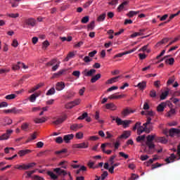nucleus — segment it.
<instances>
[{
  "label": "nucleus",
  "instance_id": "obj_35",
  "mask_svg": "<svg viewBox=\"0 0 180 180\" xmlns=\"http://www.w3.org/2000/svg\"><path fill=\"white\" fill-rule=\"evenodd\" d=\"M139 13H140V11H131L127 13V16H128V18H133V16H136V15H139Z\"/></svg>",
  "mask_w": 180,
  "mask_h": 180
},
{
  "label": "nucleus",
  "instance_id": "obj_55",
  "mask_svg": "<svg viewBox=\"0 0 180 180\" xmlns=\"http://www.w3.org/2000/svg\"><path fill=\"white\" fill-rule=\"evenodd\" d=\"M145 139H146V135L139 136L136 138V141L138 143H140V141H143V140H145Z\"/></svg>",
  "mask_w": 180,
  "mask_h": 180
},
{
  "label": "nucleus",
  "instance_id": "obj_39",
  "mask_svg": "<svg viewBox=\"0 0 180 180\" xmlns=\"http://www.w3.org/2000/svg\"><path fill=\"white\" fill-rule=\"evenodd\" d=\"M35 165H37L36 162L29 163L28 165H25L24 169L25 170H27L30 168H33V167H35Z\"/></svg>",
  "mask_w": 180,
  "mask_h": 180
},
{
  "label": "nucleus",
  "instance_id": "obj_4",
  "mask_svg": "<svg viewBox=\"0 0 180 180\" xmlns=\"http://www.w3.org/2000/svg\"><path fill=\"white\" fill-rule=\"evenodd\" d=\"M89 143L88 142H82L81 143H75L72 145V148H88Z\"/></svg>",
  "mask_w": 180,
  "mask_h": 180
},
{
  "label": "nucleus",
  "instance_id": "obj_5",
  "mask_svg": "<svg viewBox=\"0 0 180 180\" xmlns=\"http://www.w3.org/2000/svg\"><path fill=\"white\" fill-rule=\"evenodd\" d=\"M4 113H14V115H19V113H22V112H23L22 110H18L16 109V108H13L10 110H4Z\"/></svg>",
  "mask_w": 180,
  "mask_h": 180
},
{
  "label": "nucleus",
  "instance_id": "obj_47",
  "mask_svg": "<svg viewBox=\"0 0 180 180\" xmlns=\"http://www.w3.org/2000/svg\"><path fill=\"white\" fill-rule=\"evenodd\" d=\"M149 96L150 98H157V91H155V90L154 89L150 90L149 93Z\"/></svg>",
  "mask_w": 180,
  "mask_h": 180
},
{
  "label": "nucleus",
  "instance_id": "obj_24",
  "mask_svg": "<svg viewBox=\"0 0 180 180\" xmlns=\"http://www.w3.org/2000/svg\"><path fill=\"white\" fill-rule=\"evenodd\" d=\"M38 96H40V94H39V93H34V94H32L29 97L30 102H35L36 99H37V98H38Z\"/></svg>",
  "mask_w": 180,
  "mask_h": 180
},
{
  "label": "nucleus",
  "instance_id": "obj_58",
  "mask_svg": "<svg viewBox=\"0 0 180 180\" xmlns=\"http://www.w3.org/2000/svg\"><path fill=\"white\" fill-rule=\"evenodd\" d=\"M92 2H94V0H89V1L86 2L83 5V8H89V6L91 5V4H92Z\"/></svg>",
  "mask_w": 180,
  "mask_h": 180
},
{
  "label": "nucleus",
  "instance_id": "obj_6",
  "mask_svg": "<svg viewBox=\"0 0 180 180\" xmlns=\"http://www.w3.org/2000/svg\"><path fill=\"white\" fill-rule=\"evenodd\" d=\"M95 72H96V70L95 69H91L90 70H88V69H85L82 74H83V75L84 77H92V75H94V74H95Z\"/></svg>",
  "mask_w": 180,
  "mask_h": 180
},
{
  "label": "nucleus",
  "instance_id": "obj_54",
  "mask_svg": "<svg viewBox=\"0 0 180 180\" xmlns=\"http://www.w3.org/2000/svg\"><path fill=\"white\" fill-rule=\"evenodd\" d=\"M74 106H75V105L72 104V103L70 102V103L65 104V109H72V108H74Z\"/></svg>",
  "mask_w": 180,
  "mask_h": 180
},
{
  "label": "nucleus",
  "instance_id": "obj_41",
  "mask_svg": "<svg viewBox=\"0 0 180 180\" xmlns=\"http://www.w3.org/2000/svg\"><path fill=\"white\" fill-rule=\"evenodd\" d=\"M133 121L131 120H124L122 121V126L124 129H126V127H129V125Z\"/></svg>",
  "mask_w": 180,
  "mask_h": 180
},
{
  "label": "nucleus",
  "instance_id": "obj_23",
  "mask_svg": "<svg viewBox=\"0 0 180 180\" xmlns=\"http://www.w3.org/2000/svg\"><path fill=\"white\" fill-rule=\"evenodd\" d=\"M105 108L106 109H111V110H116L117 109V106L113 103L105 104Z\"/></svg>",
  "mask_w": 180,
  "mask_h": 180
},
{
  "label": "nucleus",
  "instance_id": "obj_31",
  "mask_svg": "<svg viewBox=\"0 0 180 180\" xmlns=\"http://www.w3.org/2000/svg\"><path fill=\"white\" fill-rule=\"evenodd\" d=\"M74 57H75V53H74V52H69V53L67 55L66 58L63 60V61H69L70 58H72Z\"/></svg>",
  "mask_w": 180,
  "mask_h": 180
},
{
  "label": "nucleus",
  "instance_id": "obj_59",
  "mask_svg": "<svg viewBox=\"0 0 180 180\" xmlns=\"http://www.w3.org/2000/svg\"><path fill=\"white\" fill-rule=\"evenodd\" d=\"M146 133L148 134L150 133V131H153V129H154V127H153V125H150L148 127H147L146 126Z\"/></svg>",
  "mask_w": 180,
  "mask_h": 180
},
{
  "label": "nucleus",
  "instance_id": "obj_34",
  "mask_svg": "<svg viewBox=\"0 0 180 180\" xmlns=\"http://www.w3.org/2000/svg\"><path fill=\"white\" fill-rule=\"evenodd\" d=\"M105 18L106 13H103L97 18V22H103V20H105Z\"/></svg>",
  "mask_w": 180,
  "mask_h": 180
},
{
  "label": "nucleus",
  "instance_id": "obj_22",
  "mask_svg": "<svg viewBox=\"0 0 180 180\" xmlns=\"http://www.w3.org/2000/svg\"><path fill=\"white\" fill-rule=\"evenodd\" d=\"M167 107V103L162 102L157 107V110L159 112H164V109Z\"/></svg>",
  "mask_w": 180,
  "mask_h": 180
},
{
  "label": "nucleus",
  "instance_id": "obj_30",
  "mask_svg": "<svg viewBox=\"0 0 180 180\" xmlns=\"http://www.w3.org/2000/svg\"><path fill=\"white\" fill-rule=\"evenodd\" d=\"M146 127H144V126L143 127L141 126V127H138V129H137L138 136H140L142 133H144V131L146 133Z\"/></svg>",
  "mask_w": 180,
  "mask_h": 180
},
{
  "label": "nucleus",
  "instance_id": "obj_56",
  "mask_svg": "<svg viewBox=\"0 0 180 180\" xmlns=\"http://www.w3.org/2000/svg\"><path fill=\"white\" fill-rule=\"evenodd\" d=\"M22 130H27L29 129V124L27 122L23 123L21 125Z\"/></svg>",
  "mask_w": 180,
  "mask_h": 180
},
{
  "label": "nucleus",
  "instance_id": "obj_14",
  "mask_svg": "<svg viewBox=\"0 0 180 180\" xmlns=\"http://www.w3.org/2000/svg\"><path fill=\"white\" fill-rule=\"evenodd\" d=\"M67 117H68L67 115H65L63 117L58 118L56 121H53V124H56V126L58 125V124H61V123L65 122V120H67Z\"/></svg>",
  "mask_w": 180,
  "mask_h": 180
},
{
  "label": "nucleus",
  "instance_id": "obj_46",
  "mask_svg": "<svg viewBox=\"0 0 180 180\" xmlns=\"http://www.w3.org/2000/svg\"><path fill=\"white\" fill-rule=\"evenodd\" d=\"M75 137L76 139H77V140H82V139H84V133L79 131L76 133L75 134Z\"/></svg>",
  "mask_w": 180,
  "mask_h": 180
},
{
  "label": "nucleus",
  "instance_id": "obj_48",
  "mask_svg": "<svg viewBox=\"0 0 180 180\" xmlns=\"http://www.w3.org/2000/svg\"><path fill=\"white\" fill-rule=\"evenodd\" d=\"M20 64H22V63L18 62L16 65H13L12 70L13 71H16L18 70H20V66H19Z\"/></svg>",
  "mask_w": 180,
  "mask_h": 180
},
{
  "label": "nucleus",
  "instance_id": "obj_11",
  "mask_svg": "<svg viewBox=\"0 0 180 180\" xmlns=\"http://www.w3.org/2000/svg\"><path fill=\"white\" fill-rule=\"evenodd\" d=\"M130 4V1L127 0L124 2H122L117 8V12H122L123 9H124V6H127V5Z\"/></svg>",
  "mask_w": 180,
  "mask_h": 180
},
{
  "label": "nucleus",
  "instance_id": "obj_61",
  "mask_svg": "<svg viewBox=\"0 0 180 180\" xmlns=\"http://www.w3.org/2000/svg\"><path fill=\"white\" fill-rule=\"evenodd\" d=\"M151 120L152 119L150 117H147L146 122L143 124V127H146L148 124H151Z\"/></svg>",
  "mask_w": 180,
  "mask_h": 180
},
{
  "label": "nucleus",
  "instance_id": "obj_63",
  "mask_svg": "<svg viewBox=\"0 0 180 180\" xmlns=\"http://www.w3.org/2000/svg\"><path fill=\"white\" fill-rule=\"evenodd\" d=\"M79 103H81V99H77V100L72 101V104L75 105V106L79 105Z\"/></svg>",
  "mask_w": 180,
  "mask_h": 180
},
{
  "label": "nucleus",
  "instance_id": "obj_1",
  "mask_svg": "<svg viewBox=\"0 0 180 180\" xmlns=\"http://www.w3.org/2000/svg\"><path fill=\"white\" fill-rule=\"evenodd\" d=\"M154 139H155V135H148L146 137V146H147L149 150H153L155 148V144H154Z\"/></svg>",
  "mask_w": 180,
  "mask_h": 180
},
{
  "label": "nucleus",
  "instance_id": "obj_43",
  "mask_svg": "<svg viewBox=\"0 0 180 180\" xmlns=\"http://www.w3.org/2000/svg\"><path fill=\"white\" fill-rule=\"evenodd\" d=\"M65 153H68V149L63 148L60 150H57V151L55 152V154L56 155H59V154H65Z\"/></svg>",
  "mask_w": 180,
  "mask_h": 180
},
{
  "label": "nucleus",
  "instance_id": "obj_16",
  "mask_svg": "<svg viewBox=\"0 0 180 180\" xmlns=\"http://www.w3.org/2000/svg\"><path fill=\"white\" fill-rule=\"evenodd\" d=\"M82 127H84V125H82V124H73L70 126V130H72L73 131H77V130L82 129Z\"/></svg>",
  "mask_w": 180,
  "mask_h": 180
},
{
  "label": "nucleus",
  "instance_id": "obj_15",
  "mask_svg": "<svg viewBox=\"0 0 180 180\" xmlns=\"http://www.w3.org/2000/svg\"><path fill=\"white\" fill-rule=\"evenodd\" d=\"M46 121H47V120L44 117H42L41 118L36 117V118L33 119V122L36 124H39L40 123H45Z\"/></svg>",
  "mask_w": 180,
  "mask_h": 180
},
{
  "label": "nucleus",
  "instance_id": "obj_17",
  "mask_svg": "<svg viewBox=\"0 0 180 180\" xmlns=\"http://www.w3.org/2000/svg\"><path fill=\"white\" fill-rule=\"evenodd\" d=\"M51 150H46L44 151L39 152L37 155V157H49Z\"/></svg>",
  "mask_w": 180,
  "mask_h": 180
},
{
  "label": "nucleus",
  "instance_id": "obj_45",
  "mask_svg": "<svg viewBox=\"0 0 180 180\" xmlns=\"http://www.w3.org/2000/svg\"><path fill=\"white\" fill-rule=\"evenodd\" d=\"M176 112L175 111V109L172 108L167 112V117H171V116H174V115H176Z\"/></svg>",
  "mask_w": 180,
  "mask_h": 180
},
{
  "label": "nucleus",
  "instance_id": "obj_8",
  "mask_svg": "<svg viewBox=\"0 0 180 180\" xmlns=\"http://www.w3.org/2000/svg\"><path fill=\"white\" fill-rule=\"evenodd\" d=\"M25 23L27 25V26L34 27V26H36V20L34 18H28L25 20Z\"/></svg>",
  "mask_w": 180,
  "mask_h": 180
},
{
  "label": "nucleus",
  "instance_id": "obj_44",
  "mask_svg": "<svg viewBox=\"0 0 180 180\" xmlns=\"http://www.w3.org/2000/svg\"><path fill=\"white\" fill-rule=\"evenodd\" d=\"M166 64H169V65H174V63H175V59L174 58H170L165 60Z\"/></svg>",
  "mask_w": 180,
  "mask_h": 180
},
{
  "label": "nucleus",
  "instance_id": "obj_49",
  "mask_svg": "<svg viewBox=\"0 0 180 180\" xmlns=\"http://www.w3.org/2000/svg\"><path fill=\"white\" fill-rule=\"evenodd\" d=\"M37 136V132H34V134H32L31 135V139H28L27 141H26V143H29V141H31V140H36V139H37V137L36 136Z\"/></svg>",
  "mask_w": 180,
  "mask_h": 180
},
{
  "label": "nucleus",
  "instance_id": "obj_37",
  "mask_svg": "<svg viewBox=\"0 0 180 180\" xmlns=\"http://www.w3.org/2000/svg\"><path fill=\"white\" fill-rule=\"evenodd\" d=\"M57 63V58H53L51 61L46 63V67H51Z\"/></svg>",
  "mask_w": 180,
  "mask_h": 180
},
{
  "label": "nucleus",
  "instance_id": "obj_62",
  "mask_svg": "<svg viewBox=\"0 0 180 180\" xmlns=\"http://www.w3.org/2000/svg\"><path fill=\"white\" fill-rule=\"evenodd\" d=\"M160 167H162V164L156 162L155 164L152 165V169H155V168H158Z\"/></svg>",
  "mask_w": 180,
  "mask_h": 180
},
{
  "label": "nucleus",
  "instance_id": "obj_36",
  "mask_svg": "<svg viewBox=\"0 0 180 180\" xmlns=\"http://www.w3.org/2000/svg\"><path fill=\"white\" fill-rule=\"evenodd\" d=\"M64 72H65V70H60L57 73L53 74V78H58V77H61V75H63V74H64Z\"/></svg>",
  "mask_w": 180,
  "mask_h": 180
},
{
  "label": "nucleus",
  "instance_id": "obj_57",
  "mask_svg": "<svg viewBox=\"0 0 180 180\" xmlns=\"http://www.w3.org/2000/svg\"><path fill=\"white\" fill-rule=\"evenodd\" d=\"M115 122H116L117 126H122V124H123V120H122V119L119 118V117H117L116 118Z\"/></svg>",
  "mask_w": 180,
  "mask_h": 180
},
{
  "label": "nucleus",
  "instance_id": "obj_64",
  "mask_svg": "<svg viewBox=\"0 0 180 180\" xmlns=\"http://www.w3.org/2000/svg\"><path fill=\"white\" fill-rule=\"evenodd\" d=\"M106 176H108V172L105 171L103 173L101 174V180H105L106 179Z\"/></svg>",
  "mask_w": 180,
  "mask_h": 180
},
{
  "label": "nucleus",
  "instance_id": "obj_27",
  "mask_svg": "<svg viewBox=\"0 0 180 180\" xmlns=\"http://www.w3.org/2000/svg\"><path fill=\"white\" fill-rule=\"evenodd\" d=\"M130 131H125L118 139H129L130 137Z\"/></svg>",
  "mask_w": 180,
  "mask_h": 180
},
{
  "label": "nucleus",
  "instance_id": "obj_18",
  "mask_svg": "<svg viewBox=\"0 0 180 180\" xmlns=\"http://www.w3.org/2000/svg\"><path fill=\"white\" fill-rule=\"evenodd\" d=\"M72 139H74V134H72L65 135L63 136V141L66 143H70V141H71V140H72Z\"/></svg>",
  "mask_w": 180,
  "mask_h": 180
},
{
  "label": "nucleus",
  "instance_id": "obj_52",
  "mask_svg": "<svg viewBox=\"0 0 180 180\" xmlns=\"http://www.w3.org/2000/svg\"><path fill=\"white\" fill-rule=\"evenodd\" d=\"M86 117H88V112H84L81 116L78 117L77 120H84Z\"/></svg>",
  "mask_w": 180,
  "mask_h": 180
},
{
  "label": "nucleus",
  "instance_id": "obj_19",
  "mask_svg": "<svg viewBox=\"0 0 180 180\" xmlns=\"http://www.w3.org/2000/svg\"><path fill=\"white\" fill-rule=\"evenodd\" d=\"M156 143H161L162 144H167L168 143V139H167L165 137H158L155 139Z\"/></svg>",
  "mask_w": 180,
  "mask_h": 180
},
{
  "label": "nucleus",
  "instance_id": "obj_10",
  "mask_svg": "<svg viewBox=\"0 0 180 180\" xmlns=\"http://www.w3.org/2000/svg\"><path fill=\"white\" fill-rule=\"evenodd\" d=\"M12 123H13L12 119L9 117H4L1 120L2 126H9V124H12Z\"/></svg>",
  "mask_w": 180,
  "mask_h": 180
},
{
  "label": "nucleus",
  "instance_id": "obj_42",
  "mask_svg": "<svg viewBox=\"0 0 180 180\" xmlns=\"http://www.w3.org/2000/svg\"><path fill=\"white\" fill-rule=\"evenodd\" d=\"M16 98V94H11L5 96V99L7 101H11L12 99H15Z\"/></svg>",
  "mask_w": 180,
  "mask_h": 180
},
{
  "label": "nucleus",
  "instance_id": "obj_60",
  "mask_svg": "<svg viewBox=\"0 0 180 180\" xmlns=\"http://www.w3.org/2000/svg\"><path fill=\"white\" fill-rule=\"evenodd\" d=\"M63 141H64V139H63V137L58 136L56 139V143L58 144H62Z\"/></svg>",
  "mask_w": 180,
  "mask_h": 180
},
{
  "label": "nucleus",
  "instance_id": "obj_20",
  "mask_svg": "<svg viewBox=\"0 0 180 180\" xmlns=\"http://www.w3.org/2000/svg\"><path fill=\"white\" fill-rule=\"evenodd\" d=\"M54 172H56V174H58V175H63V176H65V175H67V172L64 169H61V168H55L53 169Z\"/></svg>",
  "mask_w": 180,
  "mask_h": 180
},
{
  "label": "nucleus",
  "instance_id": "obj_50",
  "mask_svg": "<svg viewBox=\"0 0 180 180\" xmlns=\"http://www.w3.org/2000/svg\"><path fill=\"white\" fill-rule=\"evenodd\" d=\"M7 16H8V18L16 19V18H19V13H8Z\"/></svg>",
  "mask_w": 180,
  "mask_h": 180
},
{
  "label": "nucleus",
  "instance_id": "obj_26",
  "mask_svg": "<svg viewBox=\"0 0 180 180\" xmlns=\"http://www.w3.org/2000/svg\"><path fill=\"white\" fill-rule=\"evenodd\" d=\"M101 77H102V75H101V73H98L95 76H94L90 80L91 84H95L96 81H98V79H101Z\"/></svg>",
  "mask_w": 180,
  "mask_h": 180
},
{
  "label": "nucleus",
  "instance_id": "obj_29",
  "mask_svg": "<svg viewBox=\"0 0 180 180\" xmlns=\"http://www.w3.org/2000/svg\"><path fill=\"white\" fill-rule=\"evenodd\" d=\"M47 175H49V176L51 177V179H53V180H56V179H58V175H56L53 172L51 171H48L47 172Z\"/></svg>",
  "mask_w": 180,
  "mask_h": 180
},
{
  "label": "nucleus",
  "instance_id": "obj_21",
  "mask_svg": "<svg viewBox=\"0 0 180 180\" xmlns=\"http://www.w3.org/2000/svg\"><path fill=\"white\" fill-rule=\"evenodd\" d=\"M136 86L141 89V91H144V89H146V88H147V82L146 81H143L141 82H139Z\"/></svg>",
  "mask_w": 180,
  "mask_h": 180
},
{
  "label": "nucleus",
  "instance_id": "obj_13",
  "mask_svg": "<svg viewBox=\"0 0 180 180\" xmlns=\"http://www.w3.org/2000/svg\"><path fill=\"white\" fill-rule=\"evenodd\" d=\"M144 32H146V29H141L139 32H134V34L130 35L131 39H134V37H137V36H143L144 34Z\"/></svg>",
  "mask_w": 180,
  "mask_h": 180
},
{
  "label": "nucleus",
  "instance_id": "obj_25",
  "mask_svg": "<svg viewBox=\"0 0 180 180\" xmlns=\"http://www.w3.org/2000/svg\"><path fill=\"white\" fill-rule=\"evenodd\" d=\"M168 41H169V38H163L156 44L155 47H160V46L165 44V43H168Z\"/></svg>",
  "mask_w": 180,
  "mask_h": 180
},
{
  "label": "nucleus",
  "instance_id": "obj_12",
  "mask_svg": "<svg viewBox=\"0 0 180 180\" xmlns=\"http://www.w3.org/2000/svg\"><path fill=\"white\" fill-rule=\"evenodd\" d=\"M65 88V83L64 82H59L56 84V91H63Z\"/></svg>",
  "mask_w": 180,
  "mask_h": 180
},
{
  "label": "nucleus",
  "instance_id": "obj_33",
  "mask_svg": "<svg viewBox=\"0 0 180 180\" xmlns=\"http://www.w3.org/2000/svg\"><path fill=\"white\" fill-rule=\"evenodd\" d=\"M169 94V91H165L162 92L160 97V101H164V99H167V97L168 96Z\"/></svg>",
  "mask_w": 180,
  "mask_h": 180
},
{
  "label": "nucleus",
  "instance_id": "obj_40",
  "mask_svg": "<svg viewBox=\"0 0 180 180\" xmlns=\"http://www.w3.org/2000/svg\"><path fill=\"white\" fill-rule=\"evenodd\" d=\"M56 94V89L54 87L51 88L46 94V96H50V95H54Z\"/></svg>",
  "mask_w": 180,
  "mask_h": 180
},
{
  "label": "nucleus",
  "instance_id": "obj_9",
  "mask_svg": "<svg viewBox=\"0 0 180 180\" xmlns=\"http://www.w3.org/2000/svg\"><path fill=\"white\" fill-rule=\"evenodd\" d=\"M30 153H32L30 149H24L19 150L18 154L20 157H25V155H27V154H30Z\"/></svg>",
  "mask_w": 180,
  "mask_h": 180
},
{
  "label": "nucleus",
  "instance_id": "obj_38",
  "mask_svg": "<svg viewBox=\"0 0 180 180\" xmlns=\"http://www.w3.org/2000/svg\"><path fill=\"white\" fill-rule=\"evenodd\" d=\"M95 29V21H91L88 25H87V30H94Z\"/></svg>",
  "mask_w": 180,
  "mask_h": 180
},
{
  "label": "nucleus",
  "instance_id": "obj_2",
  "mask_svg": "<svg viewBox=\"0 0 180 180\" xmlns=\"http://www.w3.org/2000/svg\"><path fill=\"white\" fill-rule=\"evenodd\" d=\"M169 137H175V136H176L177 137H180L179 129L171 128L170 129H169Z\"/></svg>",
  "mask_w": 180,
  "mask_h": 180
},
{
  "label": "nucleus",
  "instance_id": "obj_51",
  "mask_svg": "<svg viewBox=\"0 0 180 180\" xmlns=\"http://www.w3.org/2000/svg\"><path fill=\"white\" fill-rule=\"evenodd\" d=\"M179 13H180V11H179L176 13L172 14L169 16V20H167V22H171V20H172V19H174V18H175V16H178V15H179Z\"/></svg>",
  "mask_w": 180,
  "mask_h": 180
},
{
  "label": "nucleus",
  "instance_id": "obj_53",
  "mask_svg": "<svg viewBox=\"0 0 180 180\" xmlns=\"http://www.w3.org/2000/svg\"><path fill=\"white\" fill-rule=\"evenodd\" d=\"M81 22L82 23H88L89 22V16L86 15L83 17Z\"/></svg>",
  "mask_w": 180,
  "mask_h": 180
},
{
  "label": "nucleus",
  "instance_id": "obj_3",
  "mask_svg": "<svg viewBox=\"0 0 180 180\" xmlns=\"http://www.w3.org/2000/svg\"><path fill=\"white\" fill-rule=\"evenodd\" d=\"M13 133V130L12 129H8L6 130L5 134H3L1 136H0V141H2L4 140H8L9 137H11V134Z\"/></svg>",
  "mask_w": 180,
  "mask_h": 180
},
{
  "label": "nucleus",
  "instance_id": "obj_32",
  "mask_svg": "<svg viewBox=\"0 0 180 180\" xmlns=\"http://www.w3.org/2000/svg\"><path fill=\"white\" fill-rule=\"evenodd\" d=\"M121 98H124V94H121L116 96L115 94H112L108 97V99H121Z\"/></svg>",
  "mask_w": 180,
  "mask_h": 180
},
{
  "label": "nucleus",
  "instance_id": "obj_28",
  "mask_svg": "<svg viewBox=\"0 0 180 180\" xmlns=\"http://www.w3.org/2000/svg\"><path fill=\"white\" fill-rule=\"evenodd\" d=\"M119 78H120V76L112 77L111 79H110L107 81L106 84H114V82H117V81H119L118 80Z\"/></svg>",
  "mask_w": 180,
  "mask_h": 180
},
{
  "label": "nucleus",
  "instance_id": "obj_7",
  "mask_svg": "<svg viewBox=\"0 0 180 180\" xmlns=\"http://www.w3.org/2000/svg\"><path fill=\"white\" fill-rule=\"evenodd\" d=\"M130 113H134V110H131V108H126L122 112L121 115L123 117H126V116H129Z\"/></svg>",
  "mask_w": 180,
  "mask_h": 180
}]
</instances>
